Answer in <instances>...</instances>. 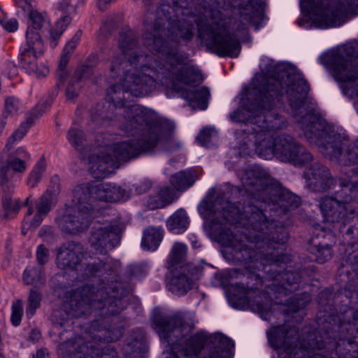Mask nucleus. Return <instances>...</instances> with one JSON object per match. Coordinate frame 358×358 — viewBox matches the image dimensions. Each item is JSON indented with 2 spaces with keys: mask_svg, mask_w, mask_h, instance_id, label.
<instances>
[{
  "mask_svg": "<svg viewBox=\"0 0 358 358\" xmlns=\"http://www.w3.org/2000/svg\"><path fill=\"white\" fill-rule=\"evenodd\" d=\"M66 95L69 100H73L78 95L76 89L71 85H69L66 91Z\"/></svg>",
  "mask_w": 358,
  "mask_h": 358,
  "instance_id": "58",
  "label": "nucleus"
},
{
  "mask_svg": "<svg viewBox=\"0 0 358 358\" xmlns=\"http://www.w3.org/2000/svg\"><path fill=\"white\" fill-rule=\"evenodd\" d=\"M311 252L315 254L317 262L322 264L329 260L332 257L331 248L329 245L325 244H315L311 249Z\"/></svg>",
  "mask_w": 358,
  "mask_h": 358,
  "instance_id": "38",
  "label": "nucleus"
},
{
  "mask_svg": "<svg viewBox=\"0 0 358 358\" xmlns=\"http://www.w3.org/2000/svg\"><path fill=\"white\" fill-rule=\"evenodd\" d=\"M67 139L73 147L80 152H83V143L85 140L83 131L76 128L70 129L67 134Z\"/></svg>",
  "mask_w": 358,
  "mask_h": 358,
  "instance_id": "35",
  "label": "nucleus"
},
{
  "mask_svg": "<svg viewBox=\"0 0 358 358\" xmlns=\"http://www.w3.org/2000/svg\"><path fill=\"white\" fill-rule=\"evenodd\" d=\"M309 86L303 78H298L287 87L285 92L294 116L301 124L303 134L312 144L317 145L320 152L330 161L341 166L358 164V140L348 143L315 112L299 117L298 110L303 106Z\"/></svg>",
  "mask_w": 358,
  "mask_h": 358,
  "instance_id": "5",
  "label": "nucleus"
},
{
  "mask_svg": "<svg viewBox=\"0 0 358 358\" xmlns=\"http://www.w3.org/2000/svg\"><path fill=\"white\" fill-rule=\"evenodd\" d=\"M282 278L286 280V282L282 285L284 289L288 292L296 289L299 278L296 274L292 272H286L283 274Z\"/></svg>",
  "mask_w": 358,
  "mask_h": 358,
  "instance_id": "45",
  "label": "nucleus"
},
{
  "mask_svg": "<svg viewBox=\"0 0 358 358\" xmlns=\"http://www.w3.org/2000/svg\"><path fill=\"white\" fill-rule=\"evenodd\" d=\"M358 8V0L322 1L313 8L310 19L316 27L326 29L341 25L345 16Z\"/></svg>",
  "mask_w": 358,
  "mask_h": 358,
  "instance_id": "11",
  "label": "nucleus"
},
{
  "mask_svg": "<svg viewBox=\"0 0 358 358\" xmlns=\"http://www.w3.org/2000/svg\"><path fill=\"white\" fill-rule=\"evenodd\" d=\"M187 246L182 243H175L167 259V266L169 269L182 266L187 256Z\"/></svg>",
  "mask_w": 358,
  "mask_h": 358,
  "instance_id": "30",
  "label": "nucleus"
},
{
  "mask_svg": "<svg viewBox=\"0 0 358 358\" xmlns=\"http://www.w3.org/2000/svg\"><path fill=\"white\" fill-rule=\"evenodd\" d=\"M243 10L241 13V18L246 23H255L257 19L262 17V12L251 5L247 6Z\"/></svg>",
  "mask_w": 358,
  "mask_h": 358,
  "instance_id": "41",
  "label": "nucleus"
},
{
  "mask_svg": "<svg viewBox=\"0 0 358 358\" xmlns=\"http://www.w3.org/2000/svg\"><path fill=\"white\" fill-rule=\"evenodd\" d=\"M29 18L31 24L28 28H32L36 31H38L47 23L46 17L37 10H30Z\"/></svg>",
  "mask_w": 358,
  "mask_h": 358,
  "instance_id": "43",
  "label": "nucleus"
},
{
  "mask_svg": "<svg viewBox=\"0 0 358 358\" xmlns=\"http://www.w3.org/2000/svg\"><path fill=\"white\" fill-rule=\"evenodd\" d=\"M45 169V162L43 158H41L30 172L27 179V185L31 187H36L43 176Z\"/></svg>",
  "mask_w": 358,
  "mask_h": 358,
  "instance_id": "34",
  "label": "nucleus"
},
{
  "mask_svg": "<svg viewBox=\"0 0 358 358\" xmlns=\"http://www.w3.org/2000/svg\"><path fill=\"white\" fill-rule=\"evenodd\" d=\"M205 341V337L198 334L185 343H174L171 348L173 358H198Z\"/></svg>",
  "mask_w": 358,
  "mask_h": 358,
  "instance_id": "19",
  "label": "nucleus"
},
{
  "mask_svg": "<svg viewBox=\"0 0 358 358\" xmlns=\"http://www.w3.org/2000/svg\"><path fill=\"white\" fill-rule=\"evenodd\" d=\"M195 181V175L191 170L179 171L170 178V183L175 188V191L183 192L192 186Z\"/></svg>",
  "mask_w": 358,
  "mask_h": 358,
  "instance_id": "25",
  "label": "nucleus"
},
{
  "mask_svg": "<svg viewBox=\"0 0 358 358\" xmlns=\"http://www.w3.org/2000/svg\"><path fill=\"white\" fill-rule=\"evenodd\" d=\"M105 264H103L102 261H94L87 264L85 268V274L87 277L96 275L97 273H102L103 270H106L104 268Z\"/></svg>",
  "mask_w": 358,
  "mask_h": 358,
  "instance_id": "47",
  "label": "nucleus"
},
{
  "mask_svg": "<svg viewBox=\"0 0 358 358\" xmlns=\"http://www.w3.org/2000/svg\"><path fill=\"white\" fill-rule=\"evenodd\" d=\"M42 55L34 52H20L19 55L22 66L27 73L38 78L49 73L48 67L41 59Z\"/></svg>",
  "mask_w": 358,
  "mask_h": 358,
  "instance_id": "20",
  "label": "nucleus"
},
{
  "mask_svg": "<svg viewBox=\"0 0 358 358\" xmlns=\"http://www.w3.org/2000/svg\"><path fill=\"white\" fill-rule=\"evenodd\" d=\"M27 169L24 159L8 155L0 165V184L6 185L13 178L14 173H22Z\"/></svg>",
  "mask_w": 358,
  "mask_h": 358,
  "instance_id": "22",
  "label": "nucleus"
},
{
  "mask_svg": "<svg viewBox=\"0 0 358 358\" xmlns=\"http://www.w3.org/2000/svg\"><path fill=\"white\" fill-rule=\"evenodd\" d=\"M119 228L115 225L94 227L89 238L90 251L94 254H105L119 243Z\"/></svg>",
  "mask_w": 358,
  "mask_h": 358,
  "instance_id": "13",
  "label": "nucleus"
},
{
  "mask_svg": "<svg viewBox=\"0 0 358 358\" xmlns=\"http://www.w3.org/2000/svg\"><path fill=\"white\" fill-rule=\"evenodd\" d=\"M71 22V17L69 15H65L61 17L56 22L54 29L50 31V44L54 48L57 45V40L60 38L64 30L67 28Z\"/></svg>",
  "mask_w": 358,
  "mask_h": 358,
  "instance_id": "32",
  "label": "nucleus"
},
{
  "mask_svg": "<svg viewBox=\"0 0 358 358\" xmlns=\"http://www.w3.org/2000/svg\"><path fill=\"white\" fill-rule=\"evenodd\" d=\"M201 213L211 222V227L224 243L242 253L244 260L265 264L287 263L289 257L278 251L287 241L286 234L276 232L272 238L267 231L266 216L256 206H248L241 212L238 207L222 198L199 206Z\"/></svg>",
  "mask_w": 358,
  "mask_h": 358,
  "instance_id": "2",
  "label": "nucleus"
},
{
  "mask_svg": "<svg viewBox=\"0 0 358 358\" xmlns=\"http://www.w3.org/2000/svg\"><path fill=\"white\" fill-rule=\"evenodd\" d=\"M41 299V295L38 292L30 291L26 310L27 317H31L35 314L36 309L40 306Z\"/></svg>",
  "mask_w": 358,
  "mask_h": 358,
  "instance_id": "42",
  "label": "nucleus"
},
{
  "mask_svg": "<svg viewBox=\"0 0 358 358\" xmlns=\"http://www.w3.org/2000/svg\"><path fill=\"white\" fill-rule=\"evenodd\" d=\"M151 187V182L150 181H144L139 184L136 190L138 194H143L147 192Z\"/></svg>",
  "mask_w": 358,
  "mask_h": 358,
  "instance_id": "57",
  "label": "nucleus"
},
{
  "mask_svg": "<svg viewBox=\"0 0 358 358\" xmlns=\"http://www.w3.org/2000/svg\"><path fill=\"white\" fill-rule=\"evenodd\" d=\"M19 6L22 7L24 9L27 8L29 10L30 4L27 2V0H17Z\"/></svg>",
  "mask_w": 358,
  "mask_h": 358,
  "instance_id": "63",
  "label": "nucleus"
},
{
  "mask_svg": "<svg viewBox=\"0 0 358 358\" xmlns=\"http://www.w3.org/2000/svg\"><path fill=\"white\" fill-rule=\"evenodd\" d=\"M182 96L190 104H196L199 108L205 110L207 108L210 92L206 87H203L200 89L187 90L183 92Z\"/></svg>",
  "mask_w": 358,
  "mask_h": 358,
  "instance_id": "26",
  "label": "nucleus"
},
{
  "mask_svg": "<svg viewBox=\"0 0 358 358\" xmlns=\"http://www.w3.org/2000/svg\"><path fill=\"white\" fill-rule=\"evenodd\" d=\"M163 238V230L161 227H149L143 231L142 246L148 250H155Z\"/></svg>",
  "mask_w": 358,
  "mask_h": 358,
  "instance_id": "27",
  "label": "nucleus"
},
{
  "mask_svg": "<svg viewBox=\"0 0 358 358\" xmlns=\"http://www.w3.org/2000/svg\"><path fill=\"white\" fill-rule=\"evenodd\" d=\"M36 257L38 263L41 265H43L48 262L49 259V251L43 245L38 246Z\"/></svg>",
  "mask_w": 358,
  "mask_h": 358,
  "instance_id": "52",
  "label": "nucleus"
},
{
  "mask_svg": "<svg viewBox=\"0 0 358 358\" xmlns=\"http://www.w3.org/2000/svg\"><path fill=\"white\" fill-rule=\"evenodd\" d=\"M83 247L79 243L63 245L58 250L57 264L62 269L74 268L81 261Z\"/></svg>",
  "mask_w": 358,
  "mask_h": 358,
  "instance_id": "17",
  "label": "nucleus"
},
{
  "mask_svg": "<svg viewBox=\"0 0 358 358\" xmlns=\"http://www.w3.org/2000/svg\"><path fill=\"white\" fill-rule=\"evenodd\" d=\"M119 55L114 57L110 71L118 73L119 66L122 64L118 58H127L129 68L126 70L121 85H114L110 87L109 93L115 94L130 93L134 96H145L152 92L155 88L157 71L148 64H150L152 57L139 54L136 46V41L134 34L129 31L121 34L118 44Z\"/></svg>",
  "mask_w": 358,
  "mask_h": 358,
  "instance_id": "6",
  "label": "nucleus"
},
{
  "mask_svg": "<svg viewBox=\"0 0 358 358\" xmlns=\"http://www.w3.org/2000/svg\"><path fill=\"white\" fill-rule=\"evenodd\" d=\"M44 110L42 106H36L27 117L26 120L11 134L6 143L8 150H10L16 143L20 142L27 133L29 129L34 124L35 120L41 117Z\"/></svg>",
  "mask_w": 358,
  "mask_h": 358,
  "instance_id": "21",
  "label": "nucleus"
},
{
  "mask_svg": "<svg viewBox=\"0 0 358 358\" xmlns=\"http://www.w3.org/2000/svg\"><path fill=\"white\" fill-rule=\"evenodd\" d=\"M43 43L38 31L32 28H27L26 33V43L20 52H34L36 54H43Z\"/></svg>",
  "mask_w": 358,
  "mask_h": 358,
  "instance_id": "28",
  "label": "nucleus"
},
{
  "mask_svg": "<svg viewBox=\"0 0 358 358\" xmlns=\"http://www.w3.org/2000/svg\"><path fill=\"white\" fill-rule=\"evenodd\" d=\"M189 268V266H179L171 270L169 289L174 294L184 295L194 287V279Z\"/></svg>",
  "mask_w": 358,
  "mask_h": 358,
  "instance_id": "16",
  "label": "nucleus"
},
{
  "mask_svg": "<svg viewBox=\"0 0 358 358\" xmlns=\"http://www.w3.org/2000/svg\"><path fill=\"white\" fill-rule=\"evenodd\" d=\"M20 108V103L18 99L10 96L5 101V110L8 113L13 114L17 113Z\"/></svg>",
  "mask_w": 358,
  "mask_h": 358,
  "instance_id": "50",
  "label": "nucleus"
},
{
  "mask_svg": "<svg viewBox=\"0 0 358 358\" xmlns=\"http://www.w3.org/2000/svg\"><path fill=\"white\" fill-rule=\"evenodd\" d=\"M220 341L224 345V348L216 349L212 352L210 358H231L230 350L234 346V343L227 337H222Z\"/></svg>",
  "mask_w": 358,
  "mask_h": 358,
  "instance_id": "39",
  "label": "nucleus"
},
{
  "mask_svg": "<svg viewBox=\"0 0 358 358\" xmlns=\"http://www.w3.org/2000/svg\"><path fill=\"white\" fill-rule=\"evenodd\" d=\"M70 56H71V55L65 54L63 52V54H62V55L61 57V59H60V61H59V68H58V70H57V76L61 79H64L66 78V71H65V68H66V66L67 65V64L69 62Z\"/></svg>",
  "mask_w": 358,
  "mask_h": 358,
  "instance_id": "53",
  "label": "nucleus"
},
{
  "mask_svg": "<svg viewBox=\"0 0 358 358\" xmlns=\"http://www.w3.org/2000/svg\"><path fill=\"white\" fill-rule=\"evenodd\" d=\"M278 203L285 209L294 208L299 203V198L289 192H287L279 197Z\"/></svg>",
  "mask_w": 358,
  "mask_h": 358,
  "instance_id": "44",
  "label": "nucleus"
},
{
  "mask_svg": "<svg viewBox=\"0 0 358 358\" xmlns=\"http://www.w3.org/2000/svg\"><path fill=\"white\" fill-rule=\"evenodd\" d=\"M110 99L113 100V101L114 102V106L116 107L121 108L124 106V103L122 101V102H119V101L116 102L115 101V100H121L122 99V97L120 96H112L110 98Z\"/></svg>",
  "mask_w": 358,
  "mask_h": 358,
  "instance_id": "62",
  "label": "nucleus"
},
{
  "mask_svg": "<svg viewBox=\"0 0 358 358\" xmlns=\"http://www.w3.org/2000/svg\"><path fill=\"white\" fill-rule=\"evenodd\" d=\"M103 291L94 292V289L89 287H83L80 290H77L71 300V306L75 311L73 315L78 317L82 314H85L88 309H92V303L95 301H103L99 296Z\"/></svg>",
  "mask_w": 358,
  "mask_h": 358,
  "instance_id": "18",
  "label": "nucleus"
},
{
  "mask_svg": "<svg viewBox=\"0 0 358 358\" xmlns=\"http://www.w3.org/2000/svg\"><path fill=\"white\" fill-rule=\"evenodd\" d=\"M120 128L130 135L142 133L145 137L141 141H124L107 145L94 151L87 158L88 169L96 178H102L119 167L120 161L136 157L142 152H149L158 145L169 149L172 144L169 135H165L161 127L154 123L152 113L140 105H132L124 109Z\"/></svg>",
  "mask_w": 358,
  "mask_h": 358,
  "instance_id": "3",
  "label": "nucleus"
},
{
  "mask_svg": "<svg viewBox=\"0 0 358 358\" xmlns=\"http://www.w3.org/2000/svg\"><path fill=\"white\" fill-rule=\"evenodd\" d=\"M216 131L213 127H206L200 131L196 137L197 141L201 145L210 148L211 143L215 138Z\"/></svg>",
  "mask_w": 358,
  "mask_h": 358,
  "instance_id": "40",
  "label": "nucleus"
},
{
  "mask_svg": "<svg viewBox=\"0 0 358 358\" xmlns=\"http://www.w3.org/2000/svg\"><path fill=\"white\" fill-rule=\"evenodd\" d=\"M34 212V209H33V207L32 206H30L27 210V213L26 214V216L24 217V223L25 224H28V222L31 223V221L29 220V217L32 215ZM28 228H31L30 227V224H29V226L27 227Z\"/></svg>",
  "mask_w": 358,
  "mask_h": 358,
  "instance_id": "60",
  "label": "nucleus"
},
{
  "mask_svg": "<svg viewBox=\"0 0 358 358\" xmlns=\"http://www.w3.org/2000/svg\"><path fill=\"white\" fill-rule=\"evenodd\" d=\"M176 197L174 189L168 186L161 187L148 196L145 206L150 210L162 208L171 203Z\"/></svg>",
  "mask_w": 358,
  "mask_h": 358,
  "instance_id": "23",
  "label": "nucleus"
},
{
  "mask_svg": "<svg viewBox=\"0 0 358 358\" xmlns=\"http://www.w3.org/2000/svg\"><path fill=\"white\" fill-rule=\"evenodd\" d=\"M120 303V301L119 299L108 297L104 299V301L96 302L94 300L91 305L92 306L93 310H101L106 308V313L114 315L119 312L118 309H116L115 307H117Z\"/></svg>",
  "mask_w": 358,
  "mask_h": 358,
  "instance_id": "36",
  "label": "nucleus"
},
{
  "mask_svg": "<svg viewBox=\"0 0 358 358\" xmlns=\"http://www.w3.org/2000/svg\"><path fill=\"white\" fill-rule=\"evenodd\" d=\"M23 313L22 303L17 301L13 303L10 320L15 327H17L20 322Z\"/></svg>",
  "mask_w": 358,
  "mask_h": 358,
  "instance_id": "46",
  "label": "nucleus"
},
{
  "mask_svg": "<svg viewBox=\"0 0 358 358\" xmlns=\"http://www.w3.org/2000/svg\"><path fill=\"white\" fill-rule=\"evenodd\" d=\"M205 8L202 15L192 13L182 6H163L155 14L147 13L145 24L148 31L143 35L144 45L153 53L159 54L170 65L175 78L187 85L203 81L201 73L193 65L178 69L180 55L178 48L194 36V24L198 36L217 55L236 57L241 51L238 40L228 31L230 13L220 6Z\"/></svg>",
  "mask_w": 358,
  "mask_h": 358,
  "instance_id": "1",
  "label": "nucleus"
},
{
  "mask_svg": "<svg viewBox=\"0 0 358 358\" xmlns=\"http://www.w3.org/2000/svg\"><path fill=\"white\" fill-rule=\"evenodd\" d=\"M120 336L119 330L111 331L102 325L96 329V325L93 324L90 334L85 337L78 336L60 343L58 355L71 358H117V352L113 348L107 345L100 349L96 341L113 342Z\"/></svg>",
  "mask_w": 358,
  "mask_h": 358,
  "instance_id": "8",
  "label": "nucleus"
},
{
  "mask_svg": "<svg viewBox=\"0 0 358 358\" xmlns=\"http://www.w3.org/2000/svg\"><path fill=\"white\" fill-rule=\"evenodd\" d=\"M59 191V178L57 176H55L51 178L50 185L44 194L57 201V196Z\"/></svg>",
  "mask_w": 358,
  "mask_h": 358,
  "instance_id": "48",
  "label": "nucleus"
},
{
  "mask_svg": "<svg viewBox=\"0 0 358 358\" xmlns=\"http://www.w3.org/2000/svg\"><path fill=\"white\" fill-rule=\"evenodd\" d=\"M87 187H76L73 191L71 205L61 210L56 218L58 227L68 234H76L85 231L92 218V206L87 201Z\"/></svg>",
  "mask_w": 358,
  "mask_h": 358,
  "instance_id": "10",
  "label": "nucleus"
},
{
  "mask_svg": "<svg viewBox=\"0 0 358 358\" xmlns=\"http://www.w3.org/2000/svg\"><path fill=\"white\" fill-rule=\"evenodd\" d=\"M189 220L186 212L184 210H177L168 220L167 227L175 234L183 232L188 227Z\"/></svg>",
  "mask_w": 358,
  "mask_h": 358,
  "instance_id": "29",
  "label": "nucleus"
},
{
  "mask_svg": "<svg viewBox=\"0 0 358 358\" xmlns=\"http://www.w3.org/2000/svg\"><path fill=\"white\" fill-rule=\"evenodd\" d=\"M152 320L155 329L160 338L169 344L173 343L172 338H182L192 331V327L185 323L180 313L169 317L155 315Z\"/></svg>",
  "mask_w": 358,
  "mask_h": 358,
  "instance_id": "12",
  "label": "nucleus"
},
{
  "mask_svg": "<svg viewBox=\"0 0 358 358\" xmlns=\"http://www.w3.org/2000/svg\"><path fill=\"white\" fill-rule=\"evenodd\" d=\"M272 346L282 350V358H294L298 351L294 344L297 340L296 331L287 326L276 327L268 334Z\"/></svg>",
  "mask_w": 358,
  "mask_h": 358,
  "instance_id": "14",
  "label": "nucleus"
},
{
  "mask_svg": "<svg viewBox=\"0 0 358 358\" xmlns=\"http://www.w3.org/2000/svg\"><path fill=\"white\" fill-rule=\"evenodd\" d=\"M281 83L275 80L272 85H268L263 90L257 88L255 81L249 86L243 100V106L231 114V119L235 122H251L254 127L252 138L255 139L259 132H265L274 137L273 131L282 129L286 127L285 119L271 111L274 96L278 98L283 94V88L278 87Z\"/></svg>",
  "mask_w": 358,
  "mask_h": 358,
  "instance_id": "7",
  "label": "nucleus"
},
{
  "mask_svg": "<svg viewBox=\"0 0 358 358\" xmlns=\"http://www.w3.org/2000/svg\"><path fill=\"white\" fill-rule=\"evenodd\" d=\"M115 0H98L99 8L101 10H104L106 8V6Z\"/></svg>",
  "mask_w": 358,
  "mask_h": 358,
  "instance_id": "59",
  "label": "nucleus"
},
{
  "mask_svg": "<svg viewBox=\"0 0 358 358\" xmlns=\"http://www.w3.org/2000/svg\"><path fill=\"white\" fill-rule=\"evenodd\" d=\"M243 185L245 190L251 193L256 199H261L262 196L268 193L271 189L270 186L264 185V181L258 178L255 180L245 179L243 182Z\"/></svg>",
  "mask_w": 358,
  "mask_h": 358,
  "instance_id": "31",
  "label": "nucleus"
},
{
  "mask_svg": "<svg viewBox=\"0 0 358 358\" xmlns=\"http://www.w3.org/2000/svg\"><path fill=\"white\" fill-rule=\"evenodd\" d=\"M82 31L78 30L73 36V38L66 43L65 45L63 52L65 54L71 55L73 50L76 49L77 45L80 42L81 38Z\"/></svg>",
  "mask_w": 358,
  "mask_h": 358,
  "instance_id": "49",
  "label": "nucleus"
},
{
  "mask_svg": "<svg viewBox=\"0 0 358 358\" xmlns=\"http://www.w3.org/2000/svg\"><path fill=\"white\" fill-rule=\"evenodd\" d=\"M48 356L47 352L43 350H39L36 352V358H47Z\"/></svg>",
  "mask_w": 358,
  "mask_h": 358,
  "instance_id": "64",
  "label": "nucleus"
},
{
  "mask_svg": "<svg viewBox=\"0 0 358 358\" xmlns=\"http://www.w3.org/2000/svg\"><path fill=\"white\" fill-rule=\"evenodd\" d=\"M255 152L262 158L269 159L275 156L282 162L303 165L312 160L311 154L293 138L287 135L273 137L265 132L256 136Z\"/></svg>",
  "mask_w": 358,
  "mask_h": 358,
  "instance_id": "9",
  "label": "nucleus"
},
{
  "mask_svg": "<svg viewBox=\"0 0 358 358\" xmlns=\"http://www.w3.org/2000/svg\"><path fill=\"white\" fill-rule=\"evenodd\" d=\"M86 70V68L83 67L80 69H78L75 73V78L77 80H81L84 76V73Z\"/></svg>",
  "mask_w": 358,
  "mask_h": 358,
  "instance_id": "61",
  "label": "nucleus"
},
{
  "mask_svg": "<svg viewBox=\"0 0 358 358\" xmlns=\"http://www.w3.org/2000/svg\"><path fill=\"white\" fill-rule=\"evenodd\" d=\"M78 187H87V196H90V199H87L90 203L94 201H117L124 198L125 191L120 187L114 184L94 182L87 185H80ZM92 206V204H91Z\"/></svg>",
  "mask_w": 358,
  "mask_h": 358,
  "instance_id": "15",
  "label": "nucleus"
},
{
  "mask_svg": "<svg viewBox=\"0 0 358 358\" xmlns=\"http://www.w3.org/2000/svg\"><path fill=\"white\" fill-rule=\"evenodd\" d=\"M23 280L27 285L43 283L44 275L41 268H27L23 273Z\"/></svg>",
  "mask_w": 358,
  "mask_h": 358,
  "instance_id": "37",
  "label": "nucleus"
},
{
  "mask_svg": "<svg viewBox=\"0 0 358 358\" xmlns=\"http://www.w3.org/2000/svg\"><path fill=\"white\" fill-rule=\"evenodd\" d=\"M145 344L143 336L135 338L131 341H128L124 348V352L127 358H139L144 349Z\"/></svg>",
  "mask_w": 358,
  "mask_h": 358,
  "instance_id": "33",
  "label": "nucleus"
},
{
  "mask_svg": "<svg viewBox=\"0 0 358 358\" xmlns=\"http://www.w3.org/2000/svg\"><path fill=\"white\" fill-rule=\"evenodd\" d=\"M3 207L11 212H17L21 208V203L18 199L5 197L3 200Z\"/></svg>",
  "mask_w": 358,
  "mask_h": 358,
  "instance_id": "51",
  "label": "nucleus"
},
{
  "mask_svg": "<svg viewBox=\"0 0 358 358\" xmlns=\"http://www.w3.org/2000/svg\"><path fill=\"white\" fill-rule=\"evenodd\" d=\"M9 155L13 157H18L20 159H24V162H26L30 157L29 152L23 147L17 148L12 154H10Z\"/></svg>",
  "mask_w": 358,
  "mask_h": 358,
  "instance_id": "56",
  "label": "nucleus"
},
{
  "mask_svg": "<svg viewBox=\"0 0 358 358\" xmlns=\"http://www.w3.org/2000/svg\"><path fill=\"white\" fill-rule=\"evenodd\" d=\"M85 0H78L77 4L84 3ZM58 8L61 10L67 11L69 13L76 12V8L71 5V0H62L58 3Z\"/></svg>",
  "mask_w": 358,
  "mask_h": 358,
  "instance_id": "54",
  "label": "nucleus"
},
{
  "mask_svg": "<svg viewBox=\"0 0 358 358\" xmlns=\"http://www.w3.org/2000/svg\"><path fill=\"white\" fill-rule=\"evenodd\" d=\"M0 24L2 25L4 29L9 32H13L18 28V22L15 18L9 19L6 22H3L0 19Z\"/></svg>",
  "mask_w": 358,
  "mask_h": 358,
  "instance_id": "55",
  "label": "nucleus"
},
{
  "mask_svg": "<svg viewBox=\"0 0 358 358\" xmlns=\"http://www.w3.org/2000/svg\"><path fill=\"white\" fill-rule=\"evenodd\" d=\"M55 203L56 200L54 199L45 194L42 195L36 203V213L32 218L30 227H38Z\"/></svg>",
  "mask_w": 358,
  "mask_h": 358,
  "instance_id": "24",
  "label": "nucleus"
},
{
  "mask_svg": "<svg viewBox=\"0 0 358 358\" xmlns=\"http://www.w3.org/2000/svg\"><path fill=\"white\" fill-rule=\"evenodd\" d=\"M306 186L311 192L334 189V196H324L320 208L324 222L333 229L341 231L347 224L358 222V210L350 202L358 196V169L341 171L338 180L328 168L315 163L304 172Z\"/></svg>",
  "mask_w": 358,
  "mask_h": 358,
  "instance_id": "4",
  "label": "nucleus"
}]
</instances>
